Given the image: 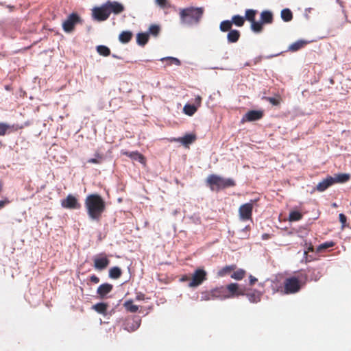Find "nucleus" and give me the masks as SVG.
Listing matches in <instances>:
<instances>
[{
    "mask_svg": "<svg viewBox=\"0 0 351 351\" xmlns=\"http://www.w3.org/2000/svg\"><path fill=\"white\" fill-rule=\"evenodd\" d=\"M84 206L88 217L92 220L99 221L106 210V203L99 194H90L84 200Z\"/></svg>",
    "mask_w": 351,
    "mask_h": 351,
    "instance_id": "f257e3e1",
    "label": "nucleus"
},
{
    "mask_svg": "<svg viewBox=\"0 0 351 351\" xmlns=\"http://www.w3.org/2000/svg\"><path fill=\"white\" fill-rule=\"evenodd\" d=\"M204 12V8L187 7L179 9V16L181 24L184 25L192 26L197 25Z\"/></svg>",
    "mask_w": 351,
    "mask_h": 351,
    "instance_id": "f03ea898",
    "label": "nucleus"
},
{
    "mask_svg": "<svg viewBox=\"0 0 351 351\" xmlns=\"http://www.w3.org/2000/svg\"><path fill=\"white\" fill-rule=\"evenodd\" d=\"M206 184L212 191H219L226 188L234 186L236 183L232 178H223L218 175L211 174L206 179Z\"/></svg>",
    "mask_w": 351,
    "mask_h": 351,
    "instance_id": "7ed1b4c3",
    "label": "nucleus"
},
{
    "mask_svg": "<svg viewBox=\"0 0 351 351\" xmlns=\"http://www.w3.org/2000/svg\"><path fill=\"white\" fill-rule=\"evenodd\" d=\"M306 282H302L298 277L291 276L287 278L283 282V293L289 295L294 294L300 291Z\"/></svg>",
    "mask_w": 351,
    "mask_h": 351,
    "instance_id": "20e7f679",
    "label": "nucleus"
},
{
    "mask_svg": "<svg viewBox=\"0 0 351 351\" xmlns=\"http://www.w3.org/2000/svg\"><path fill=\"white\" fill-rule=\"evenodd\" d=\"M258 11L253 9H247L245 12V21L251 23V29L255 33H260L263 31L261 23L256 21V15Z\"/></svg>",
    "mask_w": 351,
    "mask_h": 351,
    "instance_id": "39448f33",
    "label": "nucleus"
},
{
    "mask_svg": "<svg viewBox=\"0 0 351 351\" xmlns=\"http://www.w3.org/2000/svg\"><path fill=\"white\" fill-rule=\"evenodd\" d=\"M78 23H82V20L77 13L73 12L63 22V30L66 33L72 32L75 29V25Z\"/></svg>",
    "mask_w": 351,
    "mask_h": 351,
    "instance_id": "423d86ee",
    "label": "nucleus"
},
{
    "mask_svg": "<svg viewBox=\"0 0 351 351\" xmlns=\"http://www.w3.org/2000/svg\"><path fill=\"white\" fill-rule=\"evenodd\" d=\"M207 279V272L201 268L195 270L192 274L191 281L189 283V287H197L202 285Z\"/></svg>",
    "mask_w": 351,
    "mask_h": 351,
    "instance_id": "0eeeda50",
    "label": "nucleus"
},
{
    "mask_svg": "<svg viewBox=\"0 0 351 351\" xmlns=\"http://www.w3.org/2000/svg\"><path fill=\"white\" fill-rule=\"evenodd\" d=\"M226 293L227 298H238L244 296L245 287H241L239 284L232 282L228 284L226 287Z\"/></svg>",
    "mask_w": 351,
    "mask_h": 351,
    "instance_id": "6e6552de",
    "label": "nucleus"
},
{
    "mask_svg": "<svg viewBox=\"0 0 351 351\" xmlns=\"http://www.w3.org/2000/svg\"><path fill=\"white\" fill-rule=\"evenodd\" d=\"M91 12L93 19L97 21H104L110 16L108 10L106 7L105 3H103L100 6L94 7L91 10Z\"/></svg>",
    "mask_w": 351,
    "mask_h": 351,
    "instance_id": "1a4fd4ad",
    "label": "nucleus"
},
{
    "mask_svg": "<svg viewBox=\"0 0 351 351\" xmlns=\"http://www.w3.org/2000/svg\"><path fill=\"white\" fill-rule=\"evenodd\" d=\"M254 201L242 204L239 208V218L242 221L252 220Z\"/></svg>",
    "mask_w": 351,
    "mask_h": 351,
    "instance_id": "9d476101",
    "label": "nucleus"
},
{
    "mask_svg": "<svg viewBox=\"0 0 351 351\" xmlns=\"http://www.w3.org/2000/svg\"><path fill=\"white\" fill-rule=\"evenodd\" d=\"M61 206L64 208L75 210L80 209L81 204L78 199L73 195L69 194L66 198L61 200Z\"/></svg>",
    "mask_w": 351,
    "mask_h": 351,
    "instance_id": "9b49d317",
    "label": "nucleus"
},
{
    "mask_svg": "<svg viewBox=\"0 0 351 351\" xmlns=\"http://www.w3.org/2000/svg\"><path fill=\"white\" fill-rule=\"evenodd\" d=\"M94 267L95 269L102 271L105 269L110 263V260L105 254H99L93 258Z\"/></svg>",
    "mask_w": 351,
    "mask_h": 351,
    "instance_id": "f8f14e48",
    "label": "nucleus"
},
{
    "mask_svg": "<svg viewBox=\"0 0 351 351\" xmlns=\"http://www.w3.org/2000/svg\"><path fill=\"white\" fill-rule=\"evenodd\" d=\"M263 293L257 289L246 288L245 287V294L251 303H258L261 302Z\"/></svg>",
    "mask_w": 351,
    "mask_h": 351,
    "instance_id": "ddd939ff",
    "label": "nucleus"
},
{
    "mask_svg": "<svg viewBox=\"0 0 351 351\" xmlns=\"http://www.w3.org/2000/svg\"><path fill=\"white\" fill-rule=\"evenodd\" d=\"M106 7L108 10V13L110 15L111 13H113L115 15L119 14L125 10L124 5L118 2V1H107L104 3Z\"/></svg>",
    "mask_w": 351,
    "mask_h": 351,
    "instance_id": "4468645a",
    "label": "nucleus"
},
{
    "mask_svg": "<svg viewBox=\"0 0 351 351\" xmlns=\"http://www.w3.org/2000/svg\"><path fill=\"white\" fill-rule=\"evenodd\" d=\"M263 114L262 110H250L243 117L242 122L259 120L263 118Z\"/></svg>",
    "mask_w": 351,
    "mask_h": 351,
    "instance_id": "2eb2a0df",
    "label": "nucleus"
},
{
    "mask_svg": "<svg viewBox=\"0 0 351 351\" xmlns=\"http://www.w3.org/2000/svg\"><path fill=\"white\" fill-rule=\"evenodd\" d=\"M196 140V136L193 134H187L183 137L173 138L170 140L171 142H180L184 146L187 147Z\"/></svg>",
    "mask_w": 351,
    "mask_h": 351,
    "instance_id": "dca6fc26",
    "label": "nucleus"
},
{
    "mask_svg": "<svg viewBox=\"0 0 351 351\" xmlns=\"http://www.w3.org/2000/svg\"><path fill=\"white\" fill-rule=\"evenodd\" d=\"M113 289V285L110 283H104L99 285L97 289V293L100 298H104L107 294Z\"/></svg>",
    "mask_w": 351,
    "mask_h": 351,
    "instance_id": "f3484780",
    "label": "nucleus"
},
{
    "mask_svg": "<svg viewBox=\"0 0 351 351\" xmlns=\"http://www.w3.org/2000/svg\"><path fill=\"white\" fill-rule=\"evenodd\" d=\"M121 154L123 155H125L130 157L133 160H136L141 162V164H145L146 160L144 156L140 154L138 152H128V151H121Z\"/></svg>",
    "mask_w": 351,
    "mask_h": 351,
    "instance_id": "a211bd4d",
    "label": "nucleus"
},
{
    "mask_svg": "<svg viewBox=\"0 0 351 351\" xmlns=\"http://www.w3.org/2000/svg\"><path fill=\"white\" fill-rule=\"evenodd\" d=\"M23 128V125H22L14 124L10 125L5 123H0V136H4L10 129L11 131H17Z\"/></svg>",
    "mask_w": 351,
    "mask_h": 351,
    "instance_id": "6ab92c4d",
    "label": "nucleus"
},
{
    "mask_svg": "<svg viewBox=\"0 0 351 351\" xmlns=\"http://www.w3.org/2000/svg\"><path fill=\"white\" fill-rule=\"evenodd\" d=\"M332 184H334L333 177L328 176L318 183L316 186V189L319 192H323Z\"/></svg>",
    "mask_w": 351,
    "mask_h": 351,
    "instance_id": "aec40b11",
    "label": "nucleus"
},
{
    "mask_svg": "<svg viewBox=\"0 0 351 351\" xmlns=\"http://www.w3.org/2000/svg\"><path fill=\"white\" fill-rule=\"evenodd\" d=\"M274 16L273 14L269 10H263L261 13V21H258L261 23V27H263L264 24H271L273 23Z\"/></svg>",
    "mask_w": 351,
    "mask_h": 351,
    "instance_id": "412c9836",
    "label": "nucleus"
},
{
    "mask_svg": "<svg viewBox=\"0 0 351 351\" xmlns=\"http://www.w3.org/2000/svg\"><path fill=\"white\" fill-rule=\"evenodd\" d=\"M237 269V265L233 264L230 265H226L225 267L221 268L217 271V276L218 277H224L228 275H231L232 274V271H234Z\"/></svg>",
    "mask_w": 351,
    "mask_h": 351,
    "instance_id": "4be33fe9",
    "label": "nucleus"
},
{
    "mask_svg": "<svg viewBox=\"0 0 351 351\" xmlns=\"http://www.w3.org/2000/svg\"><path fill=\"white\" fill-rule=\"evenodd\" d=\"M211 294L215 299H227L225 287H216L211 290Z\"/></svg>",
    "mask_w": 351,
    "mask_h": 351,
    "instance_id": "5701e85b",
    "label": "nucleus"
},
{
    "mask_svg": "<svg viewBox=\"0 0 351 351\" xmlns=\"http://www.w3.org/2000/svg\"><path fill=\"white\" fill-rule=\"evenodd\" d=\"M241 37V32L237 29H232L228 32L227 40L229 43H237Z\"/></svg>",
    "mask_w": 351,
    "mask_h": 351,
    "instance_id": "b1692460",
    "label": "nucleus"
},
{
    "mask_svg": "<svg viewBox=\"0 0 351 351\" xmlns=\"http://www.w3.org/2000/svg\"><path fill=\"white\" fill-rule=\"evenodd\" d=\"M133 34L130 31H123L119 36V40L121 43H128L132 38Z\"/></svg>",
    "mask_w": 351,
    "mask_h": 351,
    "instance_id": "393cba45",
    "label": "nucleus"
},
{
    "mask_svg": "<svg viewBox=\"0 0 351 351\" xmlns=\"http://www.w3.org/2000/svg\"><path fill=\"white\" fill-rule=\"evenodd\" d=\"M148 33H138L136 35V42L140 46H145L149 40Z\"/></svg>",
    "mask_w": 351,
    "mask_h": 351,
    "instance_id": "a878e982",
    "label": "nucleus"
},
{
    "mask_svg": "<svg viewBox=\"0 0 351 351\" xmlns=\"http://www.w3.org/2000/svg\"><path fill=\"white\" fill-rule=\"evenodd\" d=\"M245 275L246 271L243 269H236L232 271L231 278L237 280H241L245 278Z\"/></svg>",
    "mask_w": 351,
    "mask_h": 351,
    "instance_id": "bb28decb",
    "label": "nucleus"
},
{
    "mask_svg": "<svg viewBox=\"0 0 351 351\" xmlns=\"http://www.w3.org/2000/svg\"><path fill=\"white\" fill-rule=\"evenodd\" d=\"M350 175L348 173H339L337 174L333 177L334 184L335 183H345L350 180Z\"/></svg>",
    "mask_w": 351,
    "mask_h": 351,
    "instance_id": "cd10ccee",
    "label": "nucleus"
},
{
    "mask_svg": "<svg viewBox=\"0 0 351 351\" xmlns=\"http://www.w3.org/2000/svg\"><path fill=\"white\" fill-rule=\"evenodd\" d=\"M93 308L100 314L106 315L108 308V304L104 302L97 303L93 306Z\"/></svg>",
    "mask_w": 351,
    "mask_h": 351,
    "instance_id": "c85d7f7f",
    "label": "nucleus"
},
{
    "mask_svg": "<svg viewBox=\"0 0 351 351\" xmlns=\"http://www.w3.org/2000/svg\"><path fill=\"white\" fill-rule=\"evenodd\" d=\"M306 44H307L306 41L298 40L297 42H295V43H292L289 47V50L291 51H298L299 49L303 48Z\"/></svg>",
    "mask_w": 351,
    "mask_h": 351,
    "instance_id": "c756f323",
    "label": "nucleus"
},
{
    "mask_svg": "<svg viewBox=\"0 0 351 351\" xmlns=\"http://www.w3.org/2000/svg\"><path fill=\"white\" fill-rule=\"evenodd\" d=\"M122 271L119 267H113L109 270V277L112 279H118L121 277Z\"/></svg>",
    "mask_w": 351,
    "mask_h": 351,
    "instance_id": "7c9ffc66",
    "label": "nucleus"
},
{
    "mask_svg": "<svg viewBox=\"0 0 351 351\" xmlns=\"http://www.w3.org/2000/svg\"><path fill=\"white\" fill-rule=\"evenodd\" d=\"M230 21L232 25L234 24L237 27H242L245 24V18L239 14L232 16Z\"/></svg>",
    "mask_w": 351,
    "mask_h": 351,
    "instance_id": "2f4dec72",
    "label": "nucleus"
},
{
    "mask_svg": "<svg viewBox=\"0 0 351 351\" xmlns=\"http://www.w3.org/2000/svg\"><path fill=\"white\" fill-rule=\"evenodd\" d=\"M281 18L285 22H289L293 19L292 12L289 8H285L281 11Z\"/></svg>",
    "mask_w": 351,
    "mask_h": 351,
    "instance_id": "473e14b6",
    "label": "nucleus"
},
{
    "mask_svg": "<svg viewBox=\"0 0 351 351\" xmlns=\"http://www.w3.org/2000/svg\"><path fill=\"white\" fill-rule=\"evenodd\" d=\"M232 24L230 20H225L220 23L219 29L222 32H230L232 30Z\"/></svg>",
    "mask_w": 351,
    "mask_h": 351,
    "instance_id": "72a5a7b5",
    "label": "nucleus"
},
{
    "mask_svg": "<svg viewBox=\"0 0 351 351\" xmlns=\"http://www.w3.org/2000/svg\"><path fill=\"white\" fill-rule=\"evenodd\" d=\"M197 110V106H195V105L193 104H186L183 108L184 112L189 116L193 115Z\"/></svg>",
    "mask_w": 351,
    "mask_h": 351,
    "instance_id": "f704fd0d",
    "label": "nucleus"
},
{
    "mask_svg": "<svg viewBox=\"0 0 351 351\" xmlns=\"http://www.w3.org/2000/svg\"><path fill=\"white\" fill-rule=\"evenodd\" d=\"M97 51L99 55L102 56L107 57L110 55V49L105 45H98L97 47Z\"/></svg>",
    "mask_w": 351,
    "mask_h": 351,
    "instance_id": "c9c22d12",
    "label": "nucleus"
},
{
    "mask_svg": "<svg viewBox=\"0 0 351 351\" xmlns=\"http://www.w3.org/2000/svg\"><path fill=\"white\" fill-rule=\"evenodd\" d=\"M302 214L297 210H292L289 215V220L290 221H297L302 218Z\"/></svg>",
    "mask_w": 351,
    "mask_h": 351,
    "instance_id": "e433bc0d",
    "label": "nucleus"
},
{
    "mask_svg": "<svg viewBox=\"0 0 351 351\" xmlns=\"http://www.w3.org/2000/svg\"><path fill=\"white\" fill-rule=\"evenodd\" d=\"M123 306L128 311L131 313H136L138 310V306L133 304L132 300H128L125 302Z\"/></svg>",
    "mask_w": 351,
    "mask_h": 351,
    "instance_id": "4c0bfd02",
    "label": "nucleus"
},
{
    "mask_svg": "<svg viewBox=\"0 0 351 351\" xmlns=\"http://www.w3.org/2000/svg\"><path fill=\"white\" fill-rule=\"evenodd\" d=\"M162 62H167V65L176 64L177 66H180L181 64V62L176 58L173 57H166L160 59Z\"/></svg>",
    "mask_w": 351,
    "mask_h": 351,
    "instance_id": "58836bf2",
    "label": "nucleus"
},
{
    "mask_svg": "<svg viewBox=\"0 0 351 351\" xmlns=\"http://www.w3.org/2000/svg\"><path fill=\"white\" fill-rule=\"evenodd\" d=\"M160 31V26L158 25L154 24V25H150V27L149 28L148 34H152L154 36H157L159 34Z\"/></svg>",
    "mask_w": 351,
    "mask_h": 351,
    "instance_id": "ea45409f",
    "label": "nucleus"
},
{
    "mask_svg": "<svg viewBox=\"0 0 351 351\" xmlns=\"http://www.w3.org/2000/svg\"><path fill=\"white\" fill-rule=\"evenodd\" d=\"M335 245V243L332 241L325 242L319 245L317 248V252H320L324 250L332 247Z\"/></svg>",
    "mask_w": 351,
    "mask_h": 351,
    "instance_id": "a19ab883",
    "label": "nucleus"
},
{
    "mask_svg": "<svg viewBox=\"0 0 351 351\" xmlns=\"http://www.w3.org/2000/svg\"><path fill=\"white\" fill-rule=\"evenodd\" d=\"M95 156H96V158H90L88 160L87 162L88 163L100 164L101 162V160L103 158L102 156L99 154H95Z\"/></svg>",
    "mask_w": 351,
    "mask_h": 351,
    "instance_id": "79ce46f5",
    "label": "nucleus"
},
{
    "mask_svg": "<svg viewBox=\"0 0 351 351\" xmlns=\"http://www.w3.org/2000/svg\"><path fill=\"white\" fill-rule=\"evenodd\" d=\"M156 3L162 8H171V5L168 2L167 0H156Z\"/></svg>",
    "mask_w": 351,
    "mask_h": 351,
    "instance_id": "37998d69",
    "label": "nucleus"
},
{
    "mask_svg": "<svg viewBox=\"0 0 351 351\" xmlns=\"http://www.w3.org/2000/svg\"><path fill=\"white\" fill-rule=\"evenodd\" d=\"M202 300H214L213 294H211V290L210 291H204L202 293Z\"/></svg>",
    "mask_w": 351,
    "mask_h": 351,
    "instance_id": "c03bdc74",
    "label": "nucleus"
},
{
    "mask_svg": "<svg viewBox=\"0 0 351 351\" xmlns=\"http://www.w3.org/2000/svg\"><path fill=\"white\" fill-rule=\"evenodd\" d=\"M266 100L268 101L270 104L274 106H278L280 104V99L274 98V97H266Z\"/></svg>",
    "mask_w": 351,
    "mask_h": 351,
    "instance_id": "a18cd8bd",
    "label": "nucleus"
},
{
    "mask_svg": "<svg viewBox=\"0 0 351 351\" xmlns=\"http://www.w3.org/2000/svg\"><path fill=\"white\" fill-rule=\"evenodd\" d=\"M339 221L342 224V227H344L346 226V221H347V217L346 216L343 214V213H341L339 214Z\"/></svg>",
    "mask_w": 351,
    "mask_h": 351,
    "instance_id": "49530a36",
    "label": "nucleus"
},
{
    "mask_svg": "<svg viewBox=\"0 0 351 351\" xmlns=\"http://www.w3.org/2000/svg\"><path fill=\"white\" fill-rule=\"evenodd\" d=\"M202 100V97L199 95H197L195 98V101H194L193 105H195V106H197V108H198L201 106Z\"/></svg>",
    "mask_w": 351,
    "mask_h": 351,
    "instance_id": "de8ad7c7",
    "label": "nucleus"
},
{
    "mask_svg": "<svg viewBox=\"0 0 351 351\" xmlns=\"http://www.w3.org/2000/svg\"><path fill=\"white\" fill-rule=\"evenodd\" d=\"M313 276L311 277V280H313L315 281L318 280L321 276L319 273L318 271L316 272L315 269L313 270Z\"/></svg>",
    "mask_w": 351,
    "mask_h": 351,
    "instance_id": "09e8293b",
    "label": "nucleus"
},
{
    "mask_svg": "<svg viewBox=\"0 0 351 351\" xmlns=\"http://www.w3.org/2000/svg\"><path fill=\"white\" fill-rule=\"evenodd\" d=\"M257 281H258V279L256 277H254V276H253L252 275H250V276H249V285L250 286H253Z\"/></svg>",
    "mask_w": 351,
    "mask_h": 351,
    "instance_id": "8fccbe9b",
    "label": "nucleus"
},
{
    "mask_svg": "<svg viewBox=\"0 0 351 351\" xmlns=\"http://www.w3.org/2000/svg\"><path fill=\"white\" fill-rule=\"evenodd\" d=\"M90 280L95 284H97L99 282V278L95 275H92L90 277Z\"/></svg>",
    "mask_w": 351,
    "mask_h": 351,
    "instance_id": "3c124183",
    "label": "nucleus"
},
{
    "mask_svg": "<svg viewBox=\"0 0 351 351\" xmlns=\"http://www.w3.org/2000/svg\"><path fill=\"white\" fill-rule=\"evenodd\" d=\"M10 201L5 198L4 200H0V209L3 208L5 205L8 204Z\"/></svg>",
    "mask_w": 351,
    "mask_h": 351,
    "instance_id": "603ef678",
    "label": "nucleus"
},
{
    "mask_svg": "<svg viewBox=\"0 0 351 351\" xmlns=\"http://www.w3.org/2000/svg\"><path fill=\"white\" fill-rule=\"evenodd\" d=\"M137 300H143L145 299V295L142 293H138L136 296Z\"/></svg>",
    "mask_w": 351,
    "mask_h": 351,
    "instance_id": "864d4df0",
    "label": "nucleus"
},
{
    "mask_svg": "<svg viewBox=\"0 0 351 351\" xmlns=\"http://www.w3.org/2000/svg\"><path fill=\"white\" fill-rule=\"evenodd\" d=\"M139 326H140V321L139 322H136L135 325H134L131 328L130 330L128 329V330H129V331H134V330H136L139 327Z\"/></svg>",
    "mask_w": 351,
    "mask_h": 351,
    "instance_id": "5fc2aeb1",
    "label": "nucleus"
},
{
    "mask_svg": "<svg viewBox=\"0 0 351 351\" xmlns=\"http://www.w3.org/2000/svg\"><path fill=\"white\" fill-rule=\"evenodd\" d=\"M269 238H270V237H269V234H266V233H265V234H263L262 235V239H263V240L268 239Z\"/></svg>",
    "mask_w": 351,
    "mask_h": 351,
    "instance_id": "6e6d98bb",
    "label": "nucleus"
},
{
    "mask_svg": "<svg viewBox=\"0 0 351 351\" xmlns=\"http://www.w3.org/2000/svg\"><path fill=\"white\" fill-rule=\"evenodd\" d=\"M3 182L1 180H0V193H1V191L3 190Z\"/></svg>",
    "mask_w": 351,
    "mask_h": 351,
    "instance_id": "4d7b16f0",
    "label": "nucleus"
},
{
    "mask_svg": "<svg viewBox=\"0 0 351 351\" xmlns=\"http://www.w3.org/2000/svg\"><path fill=\"white\" fill-rule=\"evenodd\" d=\"M308 252H313V251H314L313 246L311 245L308 247Z\"/></svg>",
    "mask_w": 351,
    "mask_h": 351,
    "instance_id": "13d9d810",
    "label": "nucleus"
},
{
    "mask_svg": "<svg viewBox=\"0 0 351 351\" xmlns=\"http://www.w3.org/2000/svg\"><path fill=\"white\" fill-rule=\"evenodd\" d=\"M7 7L10 10V11H12L14 8L13 5H7Z\"/></svg>",
    "mask_w": 351,
    "mask_h": 351,
    "instance_id": "bf43d9fd",
    "label": "nucleus"
},
{
    "mask_svg": "<svg viewBox=\"0 0 351 351\" xmlns=\"http://www.w3.org/2000/svg\"><path fill=\"white\" fill-rule=\"evenodd\" d=\"M188 280V277H187V276H184V277H183V278H182V281H184V280Z\"/></svg>",
    "mask_w": 351,
    "mask_h": 351,
    "instance_id": "052dcab7",
    "label": "nucleus"
},
{
    "mask_svg": "<svg viewBox=\"0 0 351 351\" xmlns=\"http://www.w3.org/2000/svg\"><path fill=\"white\" fill-rule=\"evenodd\" d=\"M112 56L115 58H119V57L117 56H115V55H112Z\"/></svg>",
    "mask_w": 351,
    "mask_h": 351,
    "instance_id": "680f3d73",
    "label": "nucleus"
},
{
    "mask_svg": "<svg viewBox=\"0 0 351 351\" xmlns=\"http://www.w3.org/2000/svg\"><path fill=\"white\" fill-rule=\"evenodd\" d=\"M0 5H4V3L0 2Z\"/></svg>",
    "mask_w": 351,
    "mask_h": 351,
    "instance_id": "e2e57ef3",
    "label": "nucleus"
}]
</instances>
